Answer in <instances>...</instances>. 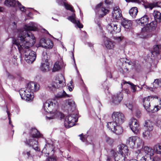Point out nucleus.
Wrapping results in <instances>:
<instances>
[{
  "instance_id": "338daca9",
  "label": "nucleus",
  "mask_w": 161,
  "mask_h": 161,
  "mask_svg": "<svg viewBox=\"0 0 161 161\" xmlns=\"http://www.w3.org/2000/svg\"><path fill=\"white\" fill-rule=\"evenodd\" d=\"M110 160V158L109 157H108V158H107V161H109Z\"/></svg>"
},
{
  "instance_id": "79ce46f5",
  "label": "nucleus",
  "mask_w": 161,
  "mask_h": 161,
  "mask_svg": "<svg viewBox=\"0 0 161 161\" xmlns=\"http://www.w3.org/2000/svg\"><path fill=\"white\" fill-rule=\"evenodd\" d=\"M68 104L70 107L75 108V102L71 99H69L68 100Z\"/></svg>"
},
{
  "instance_id": "c9c22d12",
  "label": "nucleus",
  "mask_w": 161,
  "mask_h": 161,
  "mask_svg": "<svg viewBox=\"0 0 161 161\" xmlns=\"http://www.w3.org/2000/svg\"><path fill=\"white\" fill-rule=\"evenodd\" d=\"M46 43V47L45 48H51L53 46L52 42L50 40H47Z\"/></svg>"
},
{
  "instance_id": "ddd939ff",
  "label": "nucleus",
  "mask_w": 161,
  "mask_h": 161,
  "mask_svg": "<svg viewBox=\"0 0 161 161\" xmlns=\"http://www.w3.org/2000/svg\"><path fill=\"white\" fill-rule=\"evenodd\" d=\"M130 127L132 131L135 134L138 132L140 129L138 121L135 119L132 118L129 123Z\"/></svg>"
},
{
  "instance_id": "6e6d98bb",
  "label": "nucleus",
  "mask_w": 161,
  "mask_h": 161,
  "mask_svg": "<svg viewBox=\"0 0 161 161\" xmlns=\"http://www.w3.org/2000/svg\"><path fill=\"white\" fill-rule=\"evenodd\" d=\"M105 139H106V142H108V143L109 142V141L111 139L109 137H108L107 136H106Z\"/></svg>"
},
{
  "instance_id": "6ab92c4d",
  "label": "nucleus",
  "mask_w": 161,
  "mask_h": 161,
  "mask_svg": "<svg viewBox=\"0 0 161 161\" xmlns=\"http://www.w3.org/2000/svg\"><path fill=\"white\" fill-rule=\"evenodd\" d=\"M68 19L72 22L75 24L79 28H83V25L80 23L79 20L76 19L75 14L74 13L72 14L71 15L68 17Z\"/></svg>"
},
{
  "instance_id": "37998d69",
  "label": "nucleus",
  "mask_w": 161,
  "mask_h": 161,
  "mask_svg": "<svg viewBox=\"0 0 161 161\" xmlns=\"http://www.w3.org/2000/svg\"><path fill=\"white\" fill-rule=\"evenodd\" d=\"M160 109H161V101H160L159 102V105L155 106L154 108V111L156 112Z\"/></svg>"
},
{
  "instance_id": "c85d7f7f",
  "label": "nucleus",
  "mask_w": 161,
  "mask_h": 161,
  "mask_svg": "<svg viewBox=\"0 0 161 161\" xmlns=\"http://www.w3.org/2000/svg\"><path fill=\"white\" fill-rule=\"evenodd\" d=\"M153 149L157 154H161V143H158L155 145L153 147Z\"/></svg>"
},
{
  "instance_id": "f704fd0d",
  "label": "nucleus",
  "mask_w": 161,
  "mask_h": 161,
  "mask_svg": "<svg viewBox=\"0 0 161 161\" xmlns=\"http://www.w3.org/2000/svg\"><path fill=\"white\" fill-rule=\"evenodd\" d=\"M153 86L155 88L161 87V79L160 80H155L153 83Z\"/></svg>"
},
{
  "instance_id": "0e129e2a",
  "label": "nucleus",
  "mask_w": 161,
  "mask_h": 161,
  "mask_svg": "<svg viewBox=\"0 0 161 161\" xmlns=\"http://www.w3.org/2000/svg\"><path fill=\"white\" fill-rule=\"evenodd\" d=\"M129 161H138L137 160L135 159H132L130 160Z\"/></svg>"
},
{
  "instance_id": "5fc2aeb1",
  "label": "nucleus",
  "mask_w": 161,
  "mask_h": 161,
  "mask_svg": "<svg viewBox=\"0 0 161 161\" xmlns=\"http://www.w3.org/2000/svg\"><path fill=\"white\" fill-rule=\"evenodd\" d=\"M125 92L127 94H130V91L128 89H125L124 90Z\"/></svg>"
},
{
  "instance_id": "dca6fc26",
  "label": "nucleus",
  "mask_w": 161,
  "mask_h": 161,
  "mask_svg": "<svg viewBox=\"0 0 161 161\" xmlns=\"http://www.w3.org/2000/svg\"><path fill=\"white\" fill-rule=\"evenodd\" d=\"M112 16L114 19L117 20H119L122 18L121 11L118 6L114 8L112 12Z\"/></svg>"
},
{
  "instance_id": "864d4df0",
  "label": "nucleus",
  "mask_w": 161,
  "mask_h": 161,
  "mask_svg": "<svg viewBox=\"0 0 161 161\" xmlns=\"http://www.w3.org/2000/svg\"><path fill=\"white\" fill-rule=\"evenodd\" d=\"M68 87V89L70 91H72L73 88H74V86H67Z\"/></svg>"
},
{
  "instance_id": "f8f14e48",
  "label": "nucleus",
  "mask_w": 161,
  "mask_h": 161,
  "mask_svg": "<svg viewBox=\"0 0 161 161\" xmlns=\"http://www.w3.org/2000/svg\"><path fill=\"white\" fill-rule=\"evenodd\" d=\"M36 139L35 138H32V137L30 136L29 138L26 139L25 143L26 145L32 147L35 150L38 151V142Z\"/></svg>"
},
{
  "instance_id": "ea45409f",
  "label": "nucleus",
  "mask_w": 161,
  "mask_h": 161,
  "mask_svg": "<svg viewBox=\"0 0 161 161\" xmlns=\"http://www.w3.org/2000/svg\"><path fill=\"white\" fill-rule=\"evenodd\" d=\"M46 40L44 38L41 39L39 42V45L42 47L45 48L46 47Z\"/></svg>"
},
{
  "instance_id": "052dcab7",
  "label": "nucleus",
  "mask_w": 161,
  "mask_h": 161,
  "mask_svg": "<svg viewBox=\"0 0 161 161\" xmlns=\"http://www.w3.org/2000/svg\"><path fill=\"white\" fill-rule=\"evenodd\" d=\"M88 44H89V45L90 47H93V45L91 43H89Z\"/></svg>"
},
{
  "instance_id": "49530a36",
  "label": "nucleus",
  "mask_w": 161,
  "mask_h": 161,
  "mask_svg": "<svg viewBox=\"0 0 161 161\" xmlns=\"http://www.w3.org/2000/svg\"><path fill=\"white\" fill-rule=\"evenodd\" d=\"M80 137V139L83 142H85L86 141V138L85 136H83V134H80L79 136Z\"/></svg>"
},
{
  "instance_id": "58836bf2",
  "label": "nucleus",
  "mask_w": 161,
  "mask_h": 161,
  "mask_svg": "<svg viewBox=\"0 0 161 161\" xmlns=\"http://www.w3.org/2000/svg\"><path fill=\"white\" fill-rule=\"evenodd\" d=\"M64 5L67 9L73 12H75V10H74L73 7L71 5L65 3H64Z\"/></svg>"
},
{
  "instance_id": "a211bd4d",
  "label": "nucleus",
  "mask_w": 161,
  "mask_h": 161,
  "mask_svg": "<svg viewBox=\"0 0 161 161\" xmlns=\"http://www.w3.org/2000/svg\"><path fill=\"white\" fill-rule=\"evenodd\" d=\"M110 153L114 157L115 161H128V160L127 158L128 156L122 154H119V155L115 156L116 153L113 150H112Z\"/></svg>"
},
{
  "instance_id": "7c9ffc66",
  "label": "nucleus",
  "mask_w": 161,
  "mask_h": 161,
  "mask_svg": "<svg viewBox=\"0 0 161 161\" xmlns=\"http://www.w3.org/2000/svg\"><path fill=\"white\" fill-rule=\"evenodd\" d=\"M120 124H117V126L115 128V129L113 130V131L118 135L121 134L123 132V129L120 126Z\"/></svg>"
},
{
  "instance_id": "2eb2a0df",
  "label": "nucleus",
  "mask_w": 161,
  "mask_h": 161,
  "mask_svg": "<svg viewBox=\"0 0 161 161\" xmlns=\"http://www.w3.org/2000/svg\"><path fill=\"white\" fill-rule=\"evenodd\" d=\"M104 44L106 47L108 49H113L114 47L115 43L111 39L106 37L103 38Z\"/></svg>"
},
{
  "instance_id": "9d476101",
  "label": "nucleus",
  "mask_w": 161,
  "mask_h": 161,
  "mask_svg": "<svg viewBox=\"0 0 161 161\" xmlns=\"http://www.w3.org/2000/svg\"><path fill=\"white\" fill-rule=\"evenodd\" d=\"M4 4L8 7H14L17 6L22 11L24 12H26L27 9H25V7L22 6L21 3L16 0H6L4 2Z\"/></svg>"
},
{
  "instance_id": "473e14b6",
  "label": "nucleus",
  "mask_w": 161,
  "mask_h": 161,
  "mask_svg": "<svg viewBox=\"0 0 161 161\" xmlns=\"http://www.w3.org/2000/svg\"><path fill=\"white\" fill-rule=\"evenodd\" d=\"M151 131L145 130V131L142 134L143 137L147 139H150L152 137V134L151 133Z\"/></svg>"
},
{
  "instance_id": "20e7f679",
  "label": "nucleus",
  "mask_w": 161,
  "mask_h": 161,
  "mask_svg": "<svg viewBox=\"0 0 161 161\" xmlns=\"http://www.w3.org/2000/svg\"><path fill=\"white\" fill-rule=\"evenodd\" d=\"M157 23L156 21H153L144 27L142 30L141 35L142 36V37L145 38L148 37L147 34L149 32L155 30L157 27Z\"/></svg>"
},
{
  "instance_id": "412c9836",
  "label": "nucleus",
  "mask_w": 161,
  "mask_h": 161,
  "mask_svg": "<svg viewBox=\"0 0 161 161\" xmlns=\"http://www.w3.org/2000/svg\"><path fill=\"white\" fill-rule=\"evenodd\" d=\"M40 69L41 70L44 72H47L49 70L50 68L47 59L45 60L42 63Z\"/></svg>"
},
{
  "instance_id": "a878e982",
  "label": "nucleus",
  "mask_w": 161,
  "mask_h": 161,
  "mask_svg": "<svg viewBox=\"0 0 161 161\" xmlns=\"http://www.w3.org/2000/svg\"><path fill=\"white\" fill-rule=\"evenodd\" d=\"M148 22V17L147 15H144L139 20L138 23L142 26L147 25Z\"/></svg>"
},
{
  "instance_id": "f03ea898",
  "label": "nucleus",
  "mask_w": 161,
  "mask_h": 161,
  "mask_svg": "<svg viewBox=\"0 0 161 161\" xmlns=\"http://www.w3.org/2000/svg\"><path fill=\"white\" fill-rule=\"evenodd\" d=\"M39 85L35 82H31L28 83L26 88H22L19 91L21 98L27 101H31L33 95L31 93L38 91L39 89Z\"/></svg>"
},
{
  "instance_id": "aec40b11",
  "label": "nucleus",
  "mask_w": 161,
  "mask_h": 161,
  "mask_svg": "<svg viewBox=\"0 0 161 161\" xmlns=\"http://www.w3.org/2000/svg\"><path fill=\"white\" fill-rule=\"evenodd\" d=\"M153 96H148L147 97L144 98L143 100V106L146 110L149 112L150 111V105L149 102L150 100V98H153Z\"/></svg>"
},
{
  "instance_id": "c756f323",
  "label": "nucleus",
  "mask_w": 161,
  "mask_h": 161,
  "mask_svg": "<svg viewBox=\"0 0 161 161\" xmlns=\"http://www.w3.org/2000/svg\"><path fill=\"white\" fill-rule=\"evenodd\" d=\"M153 15L157 22H161V13L158 11H154Z\"/></svg>"
},
{
  "instance_id": "4468645a",
  "label": "nucleus",
  "mask_w": 161,
  "mask_h": 161,
  "mask_svg": "<svg viewBox=\"0 0 161 161\" xmlns=\"http://www.w3.org/2000/svg\"><path fill=\"white\" fill-rule=\"evenodd\" d=\"M117 151L119 154L128 156L130 153L127 145L121 144L118 146Z\"/></svg>"
},
{
  "instance_id": "72a5a7b5",
  "label": "nucleus",
  "mask_w": 161,
  "mask_h": 161,
  "mask_svg": "<svg viewBox=\"0 0 161 161\" xmlns=\"http://www.w3.org/2000/svg\"><path fill=\"white\" fill-rule=\"evenodd\" d=\"M70 96L66 93L65 92L63 91L62 92H60L58 93L56 97L57 98H61L63 97H69Z\"/></svg>"
},
{
  "instance_id": "7ed1b4c3",
  "label": "nucleus",
  "mask_w": 161,
  "mask_h": 161,
  "mask_svg": "<svg viewBox=\"0 0 161 161\" xmlns=\"http://www.w3.org/2000/svg\"><path fill=\"white\" fill-rule=\"evenodd\" d=\"M55 104L49 100L47 101L43 104L44 110L48 113L46 118L47 119H52L58 117H60L61 119H64V116L63 114L58 111L52 110L55 106Z\"/></svg>"
},
{
  "instance_id": "8fccbe9b",
  "label": "nucleus",
  "mask_w": 161,
  "mask_h": 161,
  "mask_svg": "<svg viewBox=\"0 0 161 161\" xmlns=\"http://www.w3.org/2000/svg\"><path fill=\"white\" fill-rule=\"evenodd\" d=\"M114 39L116 41H117L118 42H119L121 41L122 39V37H121V36H119V37H114Z\"/></svg>"
},
{
  "instance_id": "e433bc0d",
  "label": "nucleus",
  "mask_w": 161,
  "mask_h": 161,
  "mask_svg": "<svg viewBox=\"0 0 161 161\" xmlns=\"http://www.w3.org/2000/svg\"><path fill=\"white\" fill-rule=\"evenodd\" d=\"M135 144H136L138 147H139L142 144V141L141 139L138 137L135 136Z\"/></svg>"
},
{
  "instance_id": "bb28decb",
  "label": "nucleus",
  "mask_w": 161,
  "mask_h": 161,
  "mask_svg": "<svg viewBox=\"0 0 161 161\" xmlns=\"http://www.w3.org/2000/svg\"><path fill=\"white\" fill-rule=\"evenodd\" d=\"M138 12L137 8L136 7L131 8L129 11V13L130 15L134 18L136 17Z\"/></svg>"
},
{
  "instance_id": "9b49d317",
  "label": "nucleus",
  "mask_w": 161,
  "mask_h": 161,
  "mask_svg": "<svg viewBox=\"0 0 161 161\" xmlns=\"http://www.w3.org/2000/svg\"><path fill=\"white\" fill-rule=\"evenodd\" d=\"M106 28L108 32L112 34L119 32L120 31V28L118 27V25L115 22L108 23Z\"/></svg>"
},
{
  "instance_id": "603ef678",
  "label": "nucleus",
  "mask_w": 161,
  "mask_h": 161,
  "mask_svg": "<svg viewBox=\"0 0 161 161\" xmlns=\"http://www.w3.org/2000/svg\"><path fill=\"white\" fill-rule=\"evenodd\" d=\"M7 114L8 115V119H9V124H10L11 123V120L10 118V114L9 113V112L7 110Z\"/></svg>"
},
{
  "instance_id": "b1692460",
  "label": "nucleus",
  "mask_w": 161,
  "mask_h": 161,
  "mask_svg": "<svg viewBox=\"0 0 161 161\" xmlns=\"http://www.w3.org/2000/svg\"><path fill=\"white\" fill-rule=\"evenodd\" d=\"M144 127L145 130L152 131L154 128V123L150 120L146 121Z\"/></svg>"
},
{
  "instance_id": "2f4dec72",
  "label": "nucleus",
  "mask_w": 161,
  "mask_h": 161,
  "mask_svg": "<svg viewBox=\"0 0 161 161\" xmlns=\"http://www.w3.org/2000/svg\"><path fill=\"white\" fill-rule=\"evenodd\" d=\"M122 84H128L130 85L131 88L132 90V92H135L136 91L137 86L139 87L138 86L134 85L133 84L131 83L129 81L126 82V81L123 80V81L122 82Z\"/></svg>"
},
{
  "instance_id": "680f3d73",
  "label": "nucleus",
  "mask_w": 161,
  "mask_h": 161,
  "mask_svg": "<svg viewBox=\"0 0 161 161\" xmlns=\"http://www.w3.org/2000/svg\"><path fill=\"white\" fill-rule=\"evenodd\" d=\"M105 2L106 4H108L109 3V2L107 0H105Z\"/></svg>"
},
{
  "instance_id": "4d7b16f0",
  "label": "nucleus",
  "mask_w": 161,
  "mask_h": 161,
  "mask_svg": "<svg viewBox=\"0 0 161 161\" xmlns=\"http://www.w3.org/2000/svg\"><path fill=\"white\" fill-rule=\"evenodd\" d=\"M156 123L157 125H159L161 124V120H158L156 121Z\"/></svg>"
},
{
  "instance_id": "a18cd8bd",
  "label": "nucleus",
  "mask_w": 161,
  "mask_h": 161,
  "mask_svg": "<svg viewBox=\"0 0 161 161\" xmlns=\"http://www.w3.org/2000/svg\"><path fill=\"white\" fill-rule=\"evenodd\" d=\"M127 2H136L138 3H140L143 1V0H125Z\"/></svg>"
},
{
  "instance_id": "39448f33",
  "label": "nucleus",
  "mask_w": 161,
  "mask_h": 161,
  "mask_svg": "<svg viewBox=\"0 0 161 161\" xmlns=\"http://www.w3.org/2000/svg\"><path fill=\"white\" fill-rule=\"evenodd\" d=\"M65 86L64 77L60 75L58 78L56 79L52 85L49 86L50 89L52 91H54L55 88L62 87Z\"/></svg>"
},
{
  "instance_id": "5701e85b",
  "label": "nucleus",
  "mask_w": 161,
  "mask_h": 161,
  "mask_svg": "<svg viewBox=\"0 0 161 161\" xmlns=\"http://www.w3.org/2000/svg\"><path fill=\"white\" fill-rule=\"evenodd\" d=\"M135 136L129 137L126 140V144L131 148H133L135 145Z\"/></svg>"
},
{
  "instance_id": "3c124183",
  "label": "nucleus",
  "mask_w": 161,
  "mask_h": 161,
  "mask_svg": "<svg viewBox=\"0 0 161 161\" xmlns=\"http://www.w3.org/2000/svg\"><path fill=\"white\" fill-rule=\"evenodd\" d=\"M23 154H24L25 155H26L27 157H29L31 155L30 152L29 151H24L23 153Z\"/></svg>"
},
{
  "instance_id": "69168bd1",
  "label": "nucleus",
  "mask_w": 161,
  "mask_h": 161,
  "mask_svg": "<svg viewBox=\"0 0 161 161\" xmlns=\"http://www.w3.org/2000/svg\"><path fill=\"white\" fill-rule=\"evenodd\" d=\"M3 10V8H2L0 7V12H2Z\"/></svg>"
},
{
  "instance_id": "0eeeda50",
  "label": "nucleus",
  "mask_w": 161,
  "mask_h": 161,
  "mask_svg": "<svg viewBox=\"0 0 161 161\" xmlns=\"http://www.w3.org/2000/svg\"><path fill=\"white\" fill-rule=\"evenodd\" d=\"M76 115L72 114L68 115L64 121V126L66 128H69L73 126L75 122L77 121Z\"/></svg>"
},
{
  "instance_id": "a19ab883",
  "label": "nucleus",
  "mask_w": 161,
  "mask_h": 161,
  "mask_svg": "<svg viewBox=\"0 0 161 161\" xmlns=\"http://www.w3.org/2000/svg\"><path fill=\"white\" fill-rule=\"evenodd\" d=\"M144 7L146 8H149L152 9L155 7V4L154 3H148L145 5Z\"/></svg>"
},
{
  "instance_id": "bf43d9fd",
  "label": "nucleus",
  "mask_w": 161,
  "mask_h": 161,
  "mask_svg": "<svg viewBox=\"0 0 161 161\" xmlns=\"http://www.w3.org/2000/svg\"><path fill=\"white\" fill-rule=\"evenodd\" d=\"M73 81H71L69 84H68L67 86H74L73 85Z\"/></svg>"
},
{
  "instance_id": "423d86ee",
  "label": "nucleus",
  "mask_w": 161,
  "mask_h": 161,
  "mask_svg": "<svg viewBox=\"0 0 161 161\" xmlns=\"http://www.w3.org/2000/svg\"><path fill=\"white\" fill-rule=\"evenodd\" d=\"M143 151L145 155L140 159V161H152L151 157L153 155L154 151L152 147L147 146L145 147Z\"/></svg>"
},
{
  "instance_id": "774afa93",
  "label": "nucleus",
  "mask_w": 161,
  "mask_h": 161,
  "mask_svg": "<svg viewBox=\"0 0 161 161\" xmlns=\"http://www.w3.org/2000/svg\"><path fill=\"white\" fill-rule=\"evenodd\" d=\"M52 19H54V20H56L57 21H58V20L57 19H54L53 17H52Z\"/></svg>"
},
{
  "instance_id": "6e6552de",
  "label": "nucleus",
  "mask_w": 161,
  "mask_h": 161,
  "mask_svg": "<svg viewBox=\"0 0 161 161\" xmlns=\"http://www.w3.org/2000/svg\"><path fill=\"white\" fill-rule=\"evenodd\" d=\"M95 12L99 17H102L108 12V10L104 7V4L101 3L97 4L95 8Z\"/></svg>"
},
{
  "instance_id": "f3484780",
  "label": "nucleus",
  "mask_w": 161,
  "mask_h": 161,
  "mask_svg": "<svg viewBox=\"0 0 161 161\" xmlns=\"http://www.w3.org/2000/svg\"><path fill=\"white\" fill-rule=\"evenodd\" d=\"M123 99V94L121 92L116 93L112 97V102L115 104H119Z\"/></svg>"
},
{
  "instance_id": "f257e3e1",
  "label": "nucleus",
  "mask_w": 161,
  "mask_h": 161,
  "mask_svg": "<svg viewBox=\"0 0 161 161\" xmlns=\"http://www.w3.org/2000/svg\"><path fill=\"white\" fill-rule=\"evenodd\" d=\"M37 26V24L33 22L25 25L24 30H20L19 32L18 39L13 38L12 40L13 44L17 46L19 52L23 53L25 60L28 63H32L36 58L35 52L29 49L35 42V37L29 31H36Z\"/></svg>"
},
{
  "instance_id": "cd10ccee",
  "label": "nucleus",
  "mask_w": 161,
  "mask_h": 161,
  "mask_svg": "<svg viewBox=\"0 0 161 161\" xmlns=\"http://www.w3.org/2000/svg\"><path fill=\"white\" fill-rule=\"evenodd\" d=\"M117 124L114 121L108 122L107 125V127L113 131V130L115 129V128L117 126Z\"/></svg>"
},
{
  "instance_id": "13d9d810",
  "label": "nucleus",
  "mask_w": 161,
  "mask_h": 161,
  "mask_svg": "<svg viewBox=\"0 0 161 161\" xmlns=\"http://www.w3.org/2000/svg\"><path fill=\"white\" fill-rule=\"evenodd\" d=\"M127 106L128 107L129 109H131L132 108V106L131 105H130V104H127Z\"/></svg>"
},
{
  "instance_id": "1a4fd4ad",
  "label": "nucleus",
  "mask_w": 161,
  "mask_h": 161,
  "mask_svg": "<svg viewBox=\"0 0 161 161\" xmlns=\"http://www.w3.org/2000/svg\"><path fill=\"white\" fill-rule=\"evenodd\" d=\"M112 117L113 120L118 124H121L125 120L124 114L120 112H114L112 114Z\"/></svg>"
},
{
  "instance_id": "e2e57ef3",
  "label": "nucleus",
  "mask_w": 161,
  "mask_h": 161,
  "mask_svg": "<svg viewBox=\"0 0 161 161\" xmlns=\"http://www.w3.org/2000/svg\"><path fill=\"white\" fill-rule=\"evenodd\" d=\"M158 5L159 7L161 8V2L158 3Z\"/></svg>"
},
{
  "instance_id": "393cba45",
  "label": "nucleus",
  "mask_w": 161,
  "mask_h": 161,
  "mask_svg": "<svg viewBox=\"0 0 161 161\" xmlns=\"http://www.w3.org/2000/svg\"><path fill=\"white\" fill-rule=\"evenodd\" d=\"M121 25L126 29H130L132 26V22L130 20L124 19L121 22Z\"/></svg>"
},
{
  "instance_id": "4c0bfd02",
  "label": "nucleus",
  "mask_w": 161,
  "mask_h": 161,
  "mask_svg": "<svg viewBox=\"0 0 161 161\" xmlns=\"http://www.w3.org/2000/svg\"><path fill=\"white\" fill-rule=\"evenodd\" d=\"M60 69V66L59 65L58 62H56L54 65L53 69V72H56L58 70Z\"/></svg>"
},
{
  "instance_id": "4be33fe9",
  "label": "nucleus",
  "mask_w": 161,
  "mask_h": 161,
  "mask_svg": "<svg viewBox=\"0 0 161 161\" xmlns=\"http://www.w3.org/2000/svg\"><path fill=\"white\" fill-rule=\"evenodd\" d=\"M31 137H32V138H35L38 139L42 135L35 128H32L30 132Z\"/></svg>"
},
{
  "instance_id": "09e8293b",
  "label": "nucleus",
  "mask_w": 161,
  "mask_h": 161,
  "mask_svg": "<svg viewBox=\"0 0 161 161\" xmlns=\"http://www.w3.org/2000/svg\"><path fill=\"white\" fill-rule=\"evenodd\" d=\"M152 161H161V158L158 157H155L154 158H152Z\"/></svg>"
},
{
  "instance_id": "de8ad7c7",
  "label": "nucleus",
  "mask_w": 161,
  "mask_h": 161,
  "mask_svg": "<svg viewBox=\"0 0 161 161\" xmlns=\"http://www.w3.org/2000/svg\"><path fill=\"white\" fill-rule=\"evenodd\" d=\"M136 116L138 118H139L141 116V113L140 110H137L136 111Z\"/></svg>"
},
{
  "instance_id": "c03bdc74",
  "label": "nucleus",
  "mask_w": 161,
  "mask_h": 161,
  "mask_svg": "<svg viewBox=\"0 0 161 161\" xmlns=\"http://www.w3.org/2000/svg\"><path fill=\"white\" fill-rule=\"evenodd\" d=\"M153 52H155L156 54L159 53V47L157 45L154 46L153 50Z\"/></svg>"
}]
</instances>
